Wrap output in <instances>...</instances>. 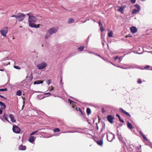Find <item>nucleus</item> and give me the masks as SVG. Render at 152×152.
<instances>
[{
	"instance_id": "nucleus-1",
	"label": "nucleus",
	"mask_w": 152,
	"mask_h": 152,
	"mask_svg": "<svg viewBox=\"0 0 152 152\" xmlns=\"http://www.w3.org/2000/svg\"><path fill=\"white\" fill-rule=\"evenodd\" d=\"M27 15L28 16V22L29 26L31 28H37L39 27V25H36L34 23L36 21L37 18L31 13H27Z\"/></svg>"
},
{
	"instance_id": "nucleus-2",
	"label": "nucleus",
	"mask_w": 152,
	"mask_h": 152,
	"mask_svg": "<svg viewBox=\"0 0 152 152\" xmlns=\"http://www.w3.org/2000/svg\"><path fill=\"white\" fill-rule=\"evenodd\" d=\"M26 15L22 13H18L17 18L19 22L23 21Z\"/></svg>"
},
{
	"instance_id": "nucleus-3",
	"label": "nucleus",
	"mask_w": 152,
	"mask_h": 152,
	"mask_svg": "<svg viewBox=\"0 0 152 152\" xmlns=\"http://www.w3.org/2000/svg\"><path fill=\"white\" fill-rule=\"evenodd\" d=\"M47 66V64L45 62H42L41 63L38 64L37 65V67L39 69H42L45 68Z\"/></svg>"
},
{
	"instance_id": "nucleus-4",
	"label": "nucleus",
	"mask_w": 152,
	"mask_h": 152,
	"mask_svg": "<svg viewBox=\"0 0 152 152\" xmlns=\"http://www.w3.org/2000/svg\"><path fill=\"white\" fill-rule=\"evenodd\" d=\"M111 134L109 135L108 136L107 134V139L108 141L111 142L113 141V140L115 139V135L110 132Z\"/></svg>"
},
{
	"instance_id": "nucleus-5",
	"label": "nucleus",
	"mask_w": 152,
	"mask_h": 152,
	"mask_svg": "<svg viewBox=\"0 0 152 152\" xmlns=\"http://www.w3.org/2000/svg\"><path fill=\"white\" fill-rule=\"evenodd\" d=\"M12 130L14 132L17 134L20 133V129L16 125H13L12 128Z\"/></svg>"
},
{
	"instance_id": "nucleus-6",
	"label": "nucleus",
	"mask_w": 152,
	"mask_h": 152,
	"mask_svg": "<svg viewBox=\"0 0 152 152\" xmlns=\"http://www.w3.org/2000/svg\"><path fill=\"white\" fill-rule=\"evenodd\" d=\"M8 32L7 27H5L3 29L0 30V33L2 36L4 37H6V34Z\"/></svg>"
},
{
	"instance_id": "nucleus-7",
	"label": "nucleus",
	"mask_w": 152,
	"mask_h": 152,
	"mask_svg": "<svg viewBox=\"0 0 152 152\" xmlns=\"http://www.w3.org/2000/svg\"><path fill=\"white\" fill-rule=\"evenodd\" d=\"M57 29L56 28H52L50 29L48 31V33H49L51 35L55 34L57 31Z\"/></svg>"
},
{
	"instance_id": "nucleus-8",
	"label": "nucleus",
	"mask_w": 152,
	"mask_h": 152,
	"mask_svg": "<svg viewBox=\"0 0 152 152\" xmlns=\"http://www.w3.org/2000/svg\"><path fill=\"white\" fill-rule=\"evenodd\" d=\"M107 118L108 121L111 123H113V120L114 119L113 117L110 115H109L107 116Z\"/></svg>"
},
{
	"instance_id": "nucleus-9",
	"label": "nucleus",
	"mask_w": 152,
	"mask_h": 152,
	"mask_svg": "<svg viewBox=\"0 0 152 152\" xmlns=\"http://www.w3.org/2000/svg\"><path fill=\"white\" fill-rule=\"evenodd\" d=\"M35 137H34L33 136H31L29 138L28 140L30 142L33 143L35 141Z\"/></svg>"
},
{
	"instance_id": "nucleus-10",
	"label": "nucleus",
	"mask_w": 152,
	"mask_h": 152,
	"mask_svg": "<svg viewBox=\"0 0 152 152\" xmlns=\"http://www.w3.org/2000/svg\"><path fill=\"white\" fill-rule=\"evenodd\" d=\"M126 7L125 6H122L119 8V9L118 11L122 13H124V9Z\"/></svg>"
},
{
	"instance_id": "nucleus-11",
	"label": "nucleus",
	"mask_w": 152,
	"mask_h": 152,
	"mask_svg": "<svg viewBox=\"0 0 152 152\" xmlns=\"http://www.w3.org/2000/svg\"><path fill=\"white\" fill-rule=\"evenodd\" d=\"M119 110L120 111L122 112L124 114L126 115L127 116H128L129 117H131V115L129 113H128L126 112L123 109L121 108H119Z\"/></svg>"
},
{
	"instance_id": "nucleus-12",
	"label": "nucleus",
	"mask_w": 152,
	"mask_h": 152,
	"mask_svg": "<svg viewBox=\"0 0 152 152\" xmlns=\"http://www.w3.org/2000/svg\"><path fill=\"white\" fill-rule=\"evenodd\" d=\"M130 31L133 33H134L137 31V28L134 26H132L130 28Z\"/></svg>"
},
{
	"instance_id": "nucleus-13",
	"label": "nucleus",
	"mask_w": 152,
	"mask_h": 152,
	"mask_svg": "<svg viewBox=\"0 0 152 152\" xmlns=\"http://www.w3.org/2000/svg\"><path fill=\"white\" fill-rule=\"evenodd\" d=\"M9 117L11 119V120L12 122L14 123L16 122V121L15 120L14 116L12 114L9 115Z\"/></svg>"
},
{
	"instance_id": "nucleus-14",
	"label": "nucleus",
	"mask_w": 152,
	"mask_h": 152,
	"mask_svg": "<svg viewBox=\"0 0 152 152\" xmlns=\"http://www.w3.org/2000/svg\"><path fill=\"white\" fill-rule=\"evenodd\" d=\"M26 147L25 145H20L19 147V150H25L26 149Z\"/></svg>"
},
{
	"instance_id": "nucleus-15",
	"label": "nucleus",
	"mask_w": 152,
	"mask_h": 152,
	"mask_svg": "<svg viewBox=\"0 0 152 152\" xmlns=\"http://www.w3.org/2000/svg\"><path fill=\"white\" fill-rule=\"evenodd\" d=\"M0 106L1 109H5L6 107L5 104L3 102L0 101Z\"/></svg>"
},
{
	"instance_id": "nucleus-16",
	"label": "nucleus",
	"mask_w": 152,
	"mask_h": 152,
	"mask_svg": "<svg viewBox=\"0 0 152 152\" xmlns=\"http://www.w3.org/2000/svg\"><path fill=\"white\" fill-rule=\"evenodd\" d=\"M133 52L134 53H137L140 54H142V51H140V48H137V51H134Z\"/></svg>"
},
{
	"instance_id": "nucleus-17",
	"label": "nucleus",
	"mask_w": 152,
	"mask_h": 152,
	"mask_svg": "<svg viewBox=\"0 0 152 152\" xmlns=\"http://www.w3.org/2000/svg\"><path fill=\"white\" fill-rule=\"evenodd\" d=\"M127 126L128 128L130 129H131L133 128L132 124L129 121L127 123Z\"/></svg>"
},
{
	"instance_id": "nucleus-18",
	"label": "nucleus",
	"mask_w": 152,
	"mask_h": 152,
	"mask_svg": "<svg viewBox=\"0 0 152 152\" xmlns=\"http://www.w3.org/2000/svg\"><path fill=\"white\" fill-rule=\"evenodd\" d=\"M96 143L99 145L102 146L103 145V142L102 139L96 141Z\"/></svg>"
},
{
	"instance_id": "nucleus-19",
	"label": "nucleus",
	"mask_w": 152,
	"mask_h": 152,
	"mask_svg": "<svg viewBox=\"0 0 152 152\" xmlns=\"http://www.w3.org/2000/svg\"><path fill=\"white\" fill-rule=\"evenodd\" d=\"M43 83V81L41 80H37L35 81L34 83V84H40L42 83Z\"/></svg>"
},
{
	"instance_id": "nucleus-20",
	"label": "nucleus",
	"mask_w": 152,
	"mask_h": 152,
	"mask_svg": "<svg viewBox=\"0 0 152 152\" xmlns=\"http://www.w3.org/2000/svg\"><path fill=\"white\" fill-rule=\"evenodd\" d=\"M45 97L42 95H38L37 96V99L39 100L43 99Z\"/></svg>"
},
{
	"instance_id": "nucleus-21",
	"label": "nucleus",
	"mask_w": 152,
	"mask_h": 152,
	"mask_svg": "<svg viewBox=\"0 0 152 152\" xmlns=\"http://www.w3.org/2000/svg\"><path fill=\"white\" fill-rule=\"evenodd\" d=\"M70 127L66 126H63L62 127H61V129L63 130H66L67 129H69V128Z\"/></svg>"
},
{
	"instance_id": "nucleus-22",
	"label": "nucleus",
	"mask_w": 152,
	"mask_h": 152,
	"mask_svg": "<svg viewBox=\"0 0 152 152\" xmlns=\"http://www.w3.org/2000/svg\"><path fill=\"white\" fill-rule=\"evenodd\" d=\"M51 35L49 34V33H48V31L45 36V39H48L49 37L51 36Z\"/></svg>"
},
{
	"instance_id": "nucleus-23",
	"label": "nucleus",
	"mask_w": 152,
	"mask_h": 152,
	"mask_svg": "<svg viewBox=\"0 0 152 152\" xmlns=\"http://www.w3.org/2000/svg\"><path fill=\"white\" fill-rule=\"evenodd\" d=\"M74 22V19L72 18H70L68 19V21L67 23L69 24L72 23Z\"/></svg>"
},
{
	"instance_id": "nucleus-24",
	"label": "nucleus",
	"mask_w": 152,
	"mask_h": 152,
	"mask_svg": "<svg viewBox=\"0 0 152 152\" xmlns=\"http://www.w3.org/2000/svg\"><path fill=\"white\" fill-rule=\"evenodd\" d=\"M113 33L112 31H110L108 34V35L109 37H113Z\"/></svg>"
},
{
	"instance_id": "nucleus-25",
	"label": "nucleus",
	"mask_w": 152,
	"mask_h": 152,
	"mask_svg": "<svg viewBox=\"0 0 152 152\" xmlns=\"http://www.w3.org/2000/svg\"><path fill=\"white\" fill-rule=\"evenodd\" d=\"M116 116L118 117L120 121L122 123L124 122V121L121 119L120 116L118 114H117L116 115Z\"/></svg>"
},
{
	"instance_id": "nucleus-26",
	"label": "nucleus",
	"mask_w": 152,
	"mask_h": 152,
	"mask_svg": "<svg viewBox=\"0 0 152 152\" xmlns=\"http://www.w3.org/2000/svg\"><path fill=\"white\" fill-rule=\"evenodd\" d=\"M86 112L88 115H89L91 113V110L89 108H87L86 109Z\"/></svg>"
},
{
	"instance_id": "nucleus-27",
	"label": "nucleus",
	"mask_w": 152,
	"mask_h": 152,
	"mask_svg": "<svg viewBox=\"0 0 152 152\" xmlns=\"http://www.w3.org/2000/svg\"><path fill=\"white\" fill-rule=\"evenodd\" d=\"M140 10H137L136 9H134L132 10V13L133 14H135L137 12H138Z\"/></svg>"
},
{
	"instance_id": "nucleus-28",
	"label": "nucleus",
	"mask_w": 152,
	"mask_h": 152,
	"mask_svg": "<svg viewBox=\"0 0 152 152\" xmlns=\"http://www.w3.org/2000/svg\"><path fill=\"white\" fill-rule=\"evenodd\" d=\"M94 55L100 57V58H101L104 61L106 60V59H104V58H103L99 54H97L96 53H95Z\"/></svg>"
},
{
	"instance_id": "nucleus-29",
	"label": "nucleus",
	"mask_w": 152,
	"mask_h": 152,
	"mask_svg": "<svg viewBox=\"0 0 152 152\" xmlns=\"http://www.w3.org/2000/svg\"><path fill=\"white\" fill-rule=\"evenodd\" d=\"M68 101L70 103V104L71 105H72V102H73V101H72L70 99H68ZM74 104L72 103V107L73 108H74Z\"/></svg>"
},
{
	"instance_id": "nucleus-30",
	"label": "nucleus",
	"mask_w": 152,
	"mask_h": 152,
	"mask_svg": "<svg viewBox=\"0 0 152 152\" xmlns=\"http://www.w3.org/2000/svg\"><path fill=\"white\" fill-rule=\"evenodd\" d=\"M118 139L120 141H122L123 140V137L121 136V135H118Z\"/></svg>"
},
{
	"instance_id": "nucleus-31",
	"label": "nucleus",
	"mask_w": 152,
	"mask_h": 152,
	"mask_svg": "<svg viewBox=\"0 0 152 152\" xmlns=\"http://www.w3.org/2000/svg\"><path fill=\"white\" fill-rule=\"evenodd\" d=\"M21 93L22 92L21 91L18 90L16 94L18 96H20L21 95Z\"/></svg>"
},
{
	"instance_id": "nucleus-32",
	"label": "nucleus",
	"mask_w": 152,
	"mask_h": 152,
	"mask_svg": "<svg viewBox=\"0 0 152 152\" xmlns=\"http://www.w3.org/2000/svg\"><path fill=\"white\" fill-rule=\"evenodd\" d=\"M84 48V47L83 46H80V47L78 48V49L81 52L83 50Z\"/></svg>"
},
{
	"instance_id": "nucleus-33",
	"label": "nucleus",
	"mask_w": 152,
	"mask_h": 152,
	"mask_svg": "<svg viewBox=\"0 0 152 152\" xmlns=\"http://www.w3.org/2000/svg\"><path fill=\"white\" fill-rule=\"evenodd\" d=\"M135 7L137 8V10H140V6L137 4H136L134 5Z\"/></svg>"
},
{
	"instance_id": "nucleus-34",
	"label": "nucleus",
	"mask_w": 152,
	"mask_h": 152,
	"mask_svg": "<svg viewBox=\"0 0 152 152\" xmlns=\"http://www.w3.org/2000/svg\"><path fill=\"white\" fill-rule=\"evenodd\" d=\"M74 132H76V131L74 132H72V131H62V132H61V133H73Z\"/></svg>"
},
{
	"instance_id": "nucleus-35",
	"label": "nucleus",
	"mask_w": 152,
	"mask_h": 152,
	"mask_svg": "<svg viewBox=\"0 0 152 152\" xmlns=\"http://www.w3.org/2000/svg\"><path fill=\"white\" fill-rule=\"evenodd\" d=\"M143 139L144 140H145V141L148 142H149V140L145 136H144L143 135Z\"/></svg>"
},
{
	"instance_id": "nucleus-36",
	"label": "nucleus",
	"mask_w": 152,
	"mask_h": 152,
	"mask_svg": "<svg viewBox=\"0 0 152 152\" xmlns=\"http://www.w3.org/2000/svg\"><path fill=\"white\" fill-rule=\"evenodd\" d=\"M60 131V130L58 128H56L53 129V131L54 132H59Z\"/></svg>"
},
{
	"instance_id": "nucleus-37",
	"label": "nucleus",
	"mask_w": 152,
	"mask_h": 152,
	"mask_svg": "<svg viewBox=\"0 0 152 152\" xmlns=\"http://www.w3.org/2000/svg\"><path fill=\"white\" fill-rule=\"evenodd\" d=\"M48 89L51 92L53 90L54 88L52 86H50L49 88Z\"/></svg>"
},
{
	"instance_id": "nucleus-38",
	"label": "nucleus",
	"mask_w": 152,
	"mask_h": 152,
	"mask_svg": "<svg viewBox=\"0 0 152 152\" xmlns=\"http://www.w3.org/2000/svg\"><path fill=\"white\" fill-rule=\"evenodd\" d=\"M150 66L149 65H147V66H145L144 67V68H143V69H148V68H150Z\"/></svg>"
},
{
	"instance_id": "nucleus-39",
	"label": "nucleus",
	"mask_w": 152,
	"mask_h": 152,
	"mask_svg": "<svg viewBox=\"0 0 152 152\" xmlns=\"http://www.w3.org/2000/svg\"><path fill=\"white\" fill-rule=\"evenodd\" d=\"M7 88L0 89V91H7Z\"/></svg>"
},
{
	"instance_id": "nucleus-40",
	"label": "nucleus",
	"mask_w": 152,
	"mask_h": 152,
	"mask_svg": "<svg viewBox=\"0 0 152 152\" xmlns=\"http://www.w3.org/2000/svg\"><path fill=\"white\" fill-rule=\"evenodd\" d=\"M100 31L102 32L105 30V29L104 28L103 26H100Z\"/></svg>"
},
{
	"instance_id": "nucleus-41",
	"label": "nucleus",
	"mask_w": 152,
	"mask_h": 152,
	"mask_svg": "<svg viewBox=\"0 0 152 152\" xmlns=\"http://www.w3.org/2000/svg\"><path fill=\"white\" fill-rule=\"evenodd\" d=\"M38 131H36L33 132H32L30 134L31 135H33L35 134L36 133H37L38 132Z\"/></svg>"
},
{
	"instance_id": "nucleus-42",
	"label": "nucleus",
	"mask_w": 152,
	"mask_h": 152,
	"mask_svg": "<svg viewBox=\"0 0 152 152\" xmlns=\"http://www.w3.org/2000/svg\"><path fill=\"white\" fill-rule=\"evenodd\" d=\"M142 81L140 79H138L137 83L139 84H140L142 83Z\"/></svg>"
},
{
	"instance_id": "nucleus-43",
	"label": "nucleus",
	"mask_w": 152,
	"mask_h": 152,
	"mask_svg": "<svg viewBox=\"0 0 152 152\" xmlns=\"http://www.w3.org/2000/svg\"><path fill=\"white\" fill-rule=\"evenodd\" d=\"M137 131L139 132L140 134L142 136V131L140 130V129L139 128H137Z\"/></svg>"
},
{
	"instance_id": "nucleus-44",
	"label": "nucleus",
	"mask_w": 152,
	"mask_h": 152,
	"mask_svg": "<svg viewBox=\"0 0 152 152\" xmlns=\"http://www.w3.org/2000/svg\"><path fill=\"white\" fill-rule=\"evenodd\" d=\"M136 67H135V66H134V67H133V66L132 65H130V66L128 67V68H125V69H128V68H132V69H134V68H135Z\"/></svg>"
},
{
	"instance_id": "nucleus-45",
	"label": "nucleus",
	"mask_w": 152,
	"mask_h": 152,
	"mask_svg": "<svg viewBox=\"0 0 152 152\" xmlns=\"http://www.w3.org/2000/svg\"><path fill=\"white\" fill-rule=\"evenodd\" d=\"M11 17H15L17 19L18 17V14L17 15H12Z\"/></svg>"
},
{
	"instance_id": "nucleus-46",
	"label": "nucleus",
	"mask_w": 152,
	"mask_h": 152,
	"mask_svg": "<svg viewBox=\"0 0 152 152\" xmlns=\"http://www.w3.org/2000/svg\"><path fill=\"white\" fill-rule=\"evenodd\" d=\"M47 83L49 85L51 83V81L50 80H48L47 81Z\"/></svg>"
},
{
	"instance_id": "nucleus-47",
	"label": "nucleus",
	"mask_w": 152,
	"mask_h": 152,
	"mask_svg": "<svg viewBox=\"0 0 152 152\" xmlns=\"http://www.w3.org/2000/svg\"><path fill=\"white\" fill-rule=\"evenodd\" d=\"M106 61V62H109V63H111V64H112V65L115 66V65L113 64L112 62H111V61H108L106 59V61Z\"/></svg>"
},
{
	"instance_id": "nucleus-48",
	"label": "nucleus",
	"mask_w": 152,
	"mask_h": 152,
	"mask_svg": "<svg viewBox=\"0 0 152 152\" xmlns=\"http://www.w3.org/2000/svg\"><path fill=\"white\" fill-rule=\"evenodd\" d=\"M88 52L89 54H94V55H95V53L94 52H91L90 51H88Z\"/></svg>"
},
{
	"instance_id": "nucleus-49",
	"label": "nucleus",
	"mask_w": 152,
	"mask_h": 152,
	"mask_svg": "<svg viewBox=\"0 0 152 152\" xmlns=\"http://www.w3.org/2000/svg\"><path fill=\"white\" fill-rule=\"evenodd\" d=\"M132 4H134L136 2V0H130Z\"/></svg>"
},
{
	"instance_id": "nucleus-50",
	"label": "nucleus",
	"mask_w": 152,
	"mask_h": 152,
	"mask_svg": "<svg viewBox=\"0 0 152 152\" xmlns=\"http://www.w3.org/2000/svg\"><path fill=\"white\" fill-rule=\"evenodd\" d=\"M14 67L15 68V69H20V67L18 66H14Z\"/></svg>"
},
{
	"instance_id": "nucleus-51",
	"label": "nucleus",
	"mask_w": 152,
	"mask_h": 152,
	"mask_svg": "<svg viewBox=\"0 0 152 152\" xmlns=\"http://www.w3.org/2000/svg\"><path fill=\"white\" fill-rule=\"evenodd\" d=\"M3 117L4 118H6L7 117V115L5 113H4V115H3Z\"/></svg>"
},
{
	"instance_id": "nucleus-52",
	"label": "nucleus",
	"mask_w": 152,
	"mask_h": 152,
	"mask_svg": "<svg viewBox=\"0 0 152 152\" xmlns=\"http://www.w3.org/2000/svg\"><path fill=\"white\" fill-rule=\"evenodd\" d=\"M98 23L99 24V27H100V26H102V23H101L100 21H99Z\"/></svg>"
},
{
	"instance_id": "nucleus-53",
	"label": "nucleus",
	"mask_w": 152,
	"mask_h": 152,
	"mask_svg": "<svg viewBox=\"0 0 152 152\" xmlns=\"http://www.w3.org/2000/svg\"><path fill=\"white\" fill-rule=\"evenodd\" d=\"M0 97L1 98H3L4 99H7V98H6L4 97V96H2L1 95H0Z\"/></svg>"
},
{
	"instance_id": "nucleus-54",
	"label": "nucleus",
	"mask_w": 152,
	"mask_h": 152,
	"mask_svg": "<svg viewBox=\"0 0 152 152\" xmlns=\"http://www.w3.org/2000/svg\"><path fill=\"white\" fill-rule=\"evenodd\" d=\"M118 56H115L114 58V60L115 61L118 58Z\"/></svg>"
},
{
	"instance_id": "nucleus-55",
	"label": "nucleus",
	"mask_w": 152,
	"mask_h": 152,
	"mask_svg": "<svg viewBox=\"0 0 152 152\" xmlns=\"http://www.w3.org/2000/svg\"><path fill=\"white\" fill-rule=\"evenodd\" d=\"M89 20V19H86L84 21H83V23H85L87 21Z\"/></svg>"
},
{
	"instance_id": "nucleus-56",
	"label": "nucleus",
	"mask_w": 152,
	"mask_h": 152,
	"mask_svg": "<svg viewBox=\"0 0 152 152\" xmlns=\"http://www.w3.org/2000/svg\"><path fill=\"white\" fill-rule=\"evenodd\" d=\"M78 109H79V111L81 113L82 115H83V113L82 111V110H80V108H78Z\"/></svg>"
},
{
	"instance_id": "nucleus-57",
	"label": "nucleus",
	"mask_w": 152,
	"mask_h": 152,
	"mask_svg": "<svg viewBox=\"0 0 152 152\" xmlns=\"http://www.w3.org/2000/svg\"><path fill=\"white\" fill-rule=\"evenodd\" d=\"M105 135V134H102V139L103 140V137H104Z\"/></svg>"
},
{
	"instance_id": "nucleus-58",
	"label": "nucleus",
	"mask_w": 152,
	"mask_h": 152,
	"mask_svg": "<svg viewBox=\"0 0 152 152\" xmlns=\"http://www.w3.org/2000/svg\"><path fill=\"white\" fill-rule=\"evenodd\" d=\"M44 94L45 95H48V94L51 95V93H44Z\"/></svg>"
},
{
	"instance_id": "nucleus-59",
	"label": "nucleus",
	"mask_w": 152,
	"mask_h": 152,
	"mask_svg": "<svg viewBox=\"0 0 152 152\" xmlns=\"http://www.w3.org/2000/svg\"><path fill=\"white\" fill-rule=\"evenodd\" d=\"M105 128V127L104 126H103V127H102V129L101 130V132H102V130H103V129H104Z\"/></svg>"
},
{
	"instance_id": "nucleus-60",
	"label": "nucleus",
	"mask_w": 152,
	"mask_h": 152,
	"mask_svg": "<svg viewBox=\"0 0 152 152\" xmlns=\"http://www.w3.org/2000/svg\"><path fill=\"white\" fill-rule=\"evenodd\" d=\"M96 129L97 130H98L99 129V127L98 126V125H97V123H96Z\"/></svg>"
},
{
	"instance_id": "nucleus-61",
	"label": "nucleus",
	"mask_w": 152,
	"mask_h": 152,
	"mask_svg": "<svg viewBox=\"0 0 152 152\" xmlns=\"http://www.w3.org/2000/svg\"><path fill=\"white\" fill-rule=\"evenodd\" d=\"M3 110L2 109H0V115L2 113Z\"/></svg>"
},
{
	"instance_id": "nucleus-62",
	"label": "nucleus",
	"mask_w": 152,
	"mask_h": 152,
	"mask_svg": "<svg viewBox=\"0 0 152 152\" xmlns=\"http://www.w3.org/2000/svg\"><path fill=\"white\" fill-rule=\"evenodd\" d=\"M4 119H5V120H6L8 122H10L8 120V118H7V117L6 118H5Z\"/></svg>"
},
{
	"instance_id": "nucleus-63",
	"label": "nucleus",
	"mask_w": 152,
	"mask_h": 152,
	"mask_svg": "<svg viewBox=\"0 0 152 152\" xmlns=\"http://www.w3.org/2000/svg\"><path fill=\"white\" fill-rule=\"evenodd\" d=\"M62 78L61 77V80L60 81V83H61L62 84H64L63 83H62Z\"/></svg>"
},
{
	"instance_id": "nucleus-64",
	"label": "nucleus",
	"mask_w": 152,
	"mask_h": 152,
	"mask_svg": "<svg viewBox=\"0 0 152 152\" xmlns=\"http://www.w3.org/2000/svg\"><path fill=\"white\" fill-rule=\"evenodd\" d=\"M101 38L102 39H103V40L104 41V38H103V37L102 36V33L101 34Z\"/></svg>"
}]
</instances>
